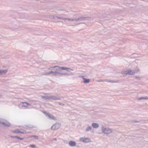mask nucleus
<instances>
[{
  "label": "nucleus",
  "instance_id": "f257e3e1",
  "mask_svg": "<svg viewBox=\"0 0 148 148\" xmlns=\"http://www.w3.org/2000/svg\"><path fill=\"white\" fill-rule=\"evenodd\" d=\"M60 125L59 124H56L53 125L51 127V129L53 130H56L60 127Z\"/></svg>",
  "mask_w": 148,
  "mask_h": 148
},
{
  "label": "nucleus",
  "instance_id": "f03ea898",
  "mask_svg": "<svg viewBox=\"0 0 148 148\" xmlns=\"http://www.w3.org/2000/svg\"><path fill=\"white\" fill-rule=\"evenodd\" d=\"M80 140L83 142L87 143L90 141V140L89 138H81Z\"/></svg>",
  "mask_w": 148,
  "mask_h": 148
},
{
  "label": "nucleus",
  "instance_id": "7ed1b4c3",
  "mask_svg": "<svg viewBox=\"0 0 148 148\" xmlns=\"http://www.w3.org/2000/svg\"><path fill=\"white\" fill-rule=\"evenodd\" d=\"M124 73L125 74H128L129 75H132L134 73L133 72H132L131 71L128 70L127 71H125L124 72Z\"/></svg>",
  "mask_w": 148,
  "mask_h": 148
},
{
  "label": "nucleus",
  "instance_id": "20e7f679",
  "mask_svg": "<svg viewBox=\"0 0 148 148\" xmlns=\"http://www.w3.org/2000/svg\"><path fill=\"white\" fill-rule=\"evenodd\" d=\"M103 130V132L106 134L110 133L112 132L111 130L110 129H104Z\"/></svg>",
  "mask_w": 148,
  "mask_h": 148
},
{
  "label": "nucleus",
  "instance_id": "39448f33",
  "mask_svg": "<svg viewBox=\"0 0 148 148\" xmlns=\"http://www.w3.org/2000/svg\"><path fill=\"white\" fill-rule=\"evenodd\" d=\"M57 67L60 70H68V69H70L71 70V69L69 68H66V67H60V66H55L54 67Z\"/></svg>",
  "mask_w": 148,
  "mask_h": 148
},
{
  "label": "nucleus",
  "instance_id": "423d86ee",
  "mask_svg": "<svg viewBox=\"0 0 148 148\" xmlns=\"http://www.w3.org/2000/svg\"><path fill=\"white\" fill-rule=\"evenodd\" d=\"M69 144L71 146H75L76 145V143L75 142L72 141H70L69 142Z\"/></svg>",
  "mask_w": 148,
  "mask_h": 148
},
{
  "label": "nucleus",
  "instance_id": "0eeeda50",
  "mask_svg": "<svg viewBox=\"0 0 148 148\" xmlns=\"http://www.w3.org/2000/svg\"><path fill=\"white\" fill-rule=\"evenodd\" d=\"M83 79L84 80V83H88L90 82V80L89 79H87L86 78L84 77H82Z\"/></svg>",
  "mask_w": 148,
  "mask_h": 148
},
{
  "label": "nucleus",
  "instance_id": "6e6552de",
  "mask_svg": "<svg viewBox=\"0 0 148 148\" xmlns=\"http://www.w3.org/2000/svg\"><path fill=\"white\" fill-rule=\"evenodd\" d=\"M3 124L6 126H10L11 125L10 123L6 121H4L3 123Z\"/></svg>",
  "mask_w": 148,
  "mask_h": 148
},
{
  "label": "nucleus",
  "instance_id": "1a4fd4ad",
  "mask_svg": "<svg viewBox=\"0 0 148 148\" xmlns=\"http://www.w3.org/2000/svg\"><path fill=\"white\" fill-rule=\"evenodd\" d=\"M23 103V106L25 107H27L30 106V104L29 103L26 102H24Z\"/></svg>",
  "mask_w": 148,
  "mask_h": 148
},
{
  "label": "nucleus",
  "instance_id": "9d476101",
  "mask_svg": "<svg viewBox=\"0 0 148 148\" xmlns=\"http://www.w3.org/2000/svg\"><path fill=\"white\" fill-rule=\"evenodd\" d=\"M47 115L51 119H55L54 116L49 114H48Z\"/></svg>",
  "mask_w": 148,
  "mask_h": 148
},
{
  "label": "nucleus",
  "instance_id": "9b49d317",
  "mask_svg": "<svg viewBox=\"0 0 148 148\" xmlns=\"http://www.w3.org/2000/svg\"><path fill=\"white\" fill-rule=\"evenodd\" d=\"M99 127V125L98 124L94 123H93V127L96 128Z\"/></svg>",
  "mask_w": 148,
  "mask_h": 148
},
{
  "label": "nucleus",
  "instance_id": "f8f14e48",
  "mask_svg": "<svg viewBox=\"0 0 148 148\" xmlns=\"http://www.w3.org/2000/svg\"><path fill=\"white\" fill-rule=\"evenodd\" d=\"M7 72V71L6 70H0V74H1L2 73H5Z\"/></svg>",
  "mask_w": 148,
  "mask_h": 148
},
{
  "label": "nucleus",
  "instance_id": "ddd939ff",
  "mask_svg": "<svg viewBox=\"0 0 148 148\" xmlns=\"http://www.w3.org/2000/svg\"><path fill=\"white\" fill-rule=\"evenodd\" d=\"M141 99H148V98L147 97H141L139 99V100Z\"/></svg>",
  "mask_w": 148,
  "mask_h": 148
},
{
  "label": "nucleus",
  "instance_id": "4468645a",
  "mask_svg": "<svg viewBox=\"0 0 148 148\" xmlns=\"http://www.w3.org/2000/svg\"><path fill=\"white\" fill-rule=\"evenodd\" d=\"M31 137H34L35 139H38V136H33Z\"/></svg>",
  "mask_w": 148,
  "mask_h": 148
},
{
  "label": "nucleus",
  "instance_id": "2eb2a0df",
  "mask_svg": "<svg viewBox=\"0 0 148 148\" xmlns=\"http://www.w3.org/2000/svg\"><path fill=\"white\" fill-rule=\"evenodd\" d=\"M30 147L32 148H35L36 147V145H30Z\"/></svg>",
  "mask_w": 148,
  "mask_h": 148
},
{
  "label": "nucleus",
  "instance_id": "dca6fc26",
  "mask_svg": "<svg viewBox=\"0 0 148 148\" xmlns=\"http://www.w3.org/2000/svg\"><path fill=\"white\" fill-rule=\"evenodd\" d=\"M13 132L14 133H18L20 132V131L18 130H16L14 131Z\"/></svg>",
  "mask_w": 148,
  "mask_h": 148
},
{
  "label": "nucleus",
  "instance_id": "f3484780",
  "mask_svg": "<svg viewBox=\"0 0 148 148\" xmlns=\"http://www.w3.org/2000/svg\"><path fill=\"white\" fill-rule=\"evenodd\" d=\"M15 137L19 139H20V140H23V138H19V137H17V136H16V137Z\"/></svg>",
  "mask_w": 148,
  "mask_h": 148
}]
</instances>
